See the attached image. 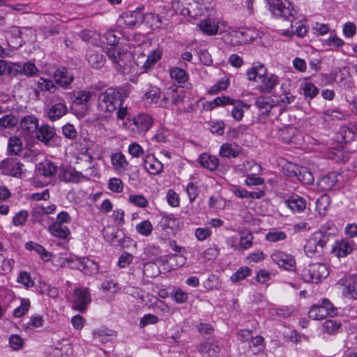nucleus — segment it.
<instances>
[{
  "instance_id": "1",
  "label": "nucleus",
  "mask_w": 357,
  "mask_h": 357,
  "mask_svg": "<svg viewBox=\"0 0 357 357\" xmlns=\"http://www.w3.org/2000/svg\"><path fill=\"white\" fill-rule=\"evenodd\" d=\"M102 40V43H106L111 46L107 48L106 54L116 70L124 75H132L134 77L130 79L132 82H136L135 75L152 70L162 56V50L160 48L150 52L148 55L137 50L133 56L129 52L121 51L119 47L115 46L119 42V37L112 31H107Z\"/></svg>"
},
{
  "instance_id": "2",
  "label": "nucleus",
  "mask_w": 357,
  "mask_h": 357,
  "mask_svg": "<svg viewBox=\"0 0 357 357\" xmlns=\"http://www.w3.org/2000/svg\"><path fill=\"white\" fill-rule=\"evenodd\" d=\"M222 39L230 46H239L246 43H252L259 36V32L255 28L236 29L228 27L224 29Z\"/></svg>"
},
{
  "instance_id": "3",
  "label": "nucleus",
  "mask_w": 357,
  "mask_h": 357,
  "mask_svg": "<svg viewBox=\"0 0 357 357\" xmlns=\"http://www.w3.org/2000/svg\"><path fill=\"white\" fill-rule=\"evenodd\" d=\"M154 119L148 114L141 113L123 123V126L132 137L142 136L153 126Z\"/></svg>"
},
{
  "instance_id": "4",
  "label": "nucleus",
  "mask_w": 357,
  "mask_h": 357,
  "mask_svg": "<svg viewBox=\"0 0 357 357\" xmlns=\"http://www.w3.org/2000/svg\"><path fill=\"white\" fill-rule=\"evenodd\" d=\"M121 95L114 88H108L100 93L98 97V107L99 110L107 115L112 114L121 105Z\"/></svg>"
},
{
  "instance_id": "5",
  "label": "nucleus",
  "mask_w": 357,
  "mask_h": 357,
  "mask_svg": "<svg viewBox=\"0 0 357 357\" xmlns=\"http://www.w3.org/2000/svg\"><path fill=\"white\" fill-rule=\"evenodd\" d=\"M324 228L312 234L307 240L304 251L307 257L312 258L316 257L317 255H320L329 241L330 235L324 230Z\"/></svg>"
},
{
  "instance_id": "6",
  "label": "nucleus",
  "mask_w": 357,
  "mask_h": 357,
  "mask_svg": "<svg viewBox=\"0 0 357 357\" xmlns=\"http://www.w3.org/2000/svg\"><path fill=\"white\" fill-rule=\"evenodd\" d=\"M300 275L305 282L317 284L329 275V270L325 264L313 263L305 266Z\"/></svg>"
},
{
  "instance_id": "7",
  "label": "nucleus",
  "mask_w": 357,
  "mask_h": 357,
  "mask_svg": "<svg viewBox=\"0 0 357 357\" xmlns=\"http://www.w3.org/2000/svg\"><path fill=\"white\" fill-rule=\"evenodd\" d=\"M67 263L68 267L72 269H78L85 274H94L98 271V265L96 262L88 258H79L76 256H70L63 258L62 264Z\"/></svg>"
},
{
  "instance_id": "8",
  "label": "nucleus",
  "mask_w": 357,
  "mask_h": 357,
  "mask_svg": "<svg viewBox=\"0 0 357 357\" xmlns=\"http://www.w3.org/2000/svg\"><path fill=\"white\" fill-rule=\"evenodd\" d=\"M227 26V22L225 20L212 17L202 19L197 24L200 31L208 36L222 34Z\"/></svg>"
},
{
  "instance_id": "9",
  "label": "nucleus",
  "mask_w": 357,
  "mask_h": 357,
  "mask_svg": "<svg viewBox=\"0 0 357 357\" xmlns=\"http://www.w3.org/2000/svg\"><path fill=\"white\" fill-rule=\"evenodd\" d=\"M269 10L277 17L291 20L296 11L289 0H267Z\"/></svg>"
},
{
  "instance_id": "10",
  "label": "nucleus",
  "mask_w": 357,
  "mask_h": 357,
  "mask_svg": "<svg viewBox=\"0 0 357 357\" xmlns=\"http://www.w3.org/2000/svg\"><path fill=\"white\" fill-rule=\"evenodd\" d=\"M0 171L2 174L22 178L25 175L24 165L15 158H6L0 162Z\"/></svg>"
},
{
  "instance_id": "11",
  "label": "nucleus",
  "mask_w": 357,
  "mask_h": 357,
  "mask_svg": "<svg viewBox=\"0 0 357 357\" xmlns=\"http://www.w3.org/2000/svg\"><path fill=\"white\" fill-rule=\"evenodd\" d=\"M188 14L191 18H197L204 15L213 10L214 4L212 2L205 1L204 0H192L189 1Z\"/></svg>"
},
{
  "instance_id": "12",
  "label": "nucleus",
  "mask_w": 357,
  "mask_h": 357,
  "mask_svg": "<svg viewBox=\"0 0 357 357\" xmlns=\"http://www.w3.org/2000/svg\"><path fill=\"white\" fill-rule=\"evenodd\" d=\"M271 258L279 267L287 271H294L296 268V261L291 255L282 251L275 250L272 252Z\"/></svg>"
},
{
  "instance_id": "13",
  "label": "nucleus",
  "mask_w": 357,
  "mask_h": 357,
  "mask_svg": "<svg viewBox=\"0 0 357 357\" xmlns=\"http://www.w3.org/2000/svg\"><path fill=\"white\" fill-rule=\"evenodd\" d=\"M144 20V15L141 9L137 8L133 11L123 13L118 19V24L121 26L133 27L141 24Z\"/></svg>"
},
{
  "instance_id": "14",
  "label": "nucleus",
  "mask_w": 357,
  "mask_h": 357,
  "mask_svg": "<svg viewBox=\"0 0 357 357\" xmlns=\"http://www.w3.org/2000/svg\"><path fill=\"white\" fill-rule=\"evenodd\" d=\"M341 284L342 296L347 299H357V275H350L341 279L339 282Z\"/></svg>"
},
{
  "instance_id": "15",
  "label": "nucleus",
  "mask_w": 357,
  "mask_h": 357,
  "mask_svg": "<svg viewBox=\"0 0 357 357\" xmlns=\"http://www.w3.org/2000/svg\"><path fill=\"white\" fill-rule=\"evenodd\" d=\"M91 302V295L87 289L78 287L74 290L73 307L75 310L84 312Z\"/></svg>"
},
{
  "instance_id": "16",
  "label": "nucleus",
  "mask_w": 357,
  "mask_h": 357,
  "mask_svg": "<svg viewBox=\"0 0 357 357\" xmlns=\"http://www.w3.org/2000/svg\"><path fill=\"white\" fill-rule=\"evenodd\" d=\"M184 96L182 91L177 89H168L163 95V98L160 102V105L169 107L173 105H177L183 100Z\"/></svg>"
},
{
  "instance_id": "17",
  "label": "nucleus",
  "mask_w": 357,
  "mask_h": 357,
  "mask_svg": "<svg viewBox=\"0 0 357 357\" xmlns=\"http://www.w3.org/2000/svg\"><path fill=\"white\" fill-rule=\"evenodd\" d=\"M277 137L284 143H295L298 140L299 132L294 126H285L279 128L276 133Z\"/></svg>"
},
{
  "instance_id": "18",
  "label": "nucleus",
  "mask_w": 357,
  "mask_h": 357,
  "mask_svg": "<svg viewBox=\"0 0 357 357\" xmlns=\"http://www.w3.org/2000/svg\"><path fill=\"white\" fill-rule=\"evenodd\" d=\"M279 77L272 73L267 74L259 82L260 85L258 86V90L262 93H271L275 87L279 84Z\"/></svg>"
},
{
  "instance_id": "19",
  "label": "nucleus",
  "mask_w": 357,
  "mask_h": 357,
  "mask_svg": "<svg viewBox=\"0 0 357 357\" xmlns=\"http://www.w3.org/2000/svg\"><path fill=\"white\" fill-rule=\"evenodd\" d=\"M59 177L65 182L78 183L83 181L85 177L80 172L73 167L63 168L59 174Z\"/></svg>"
},
{
  "instance_id": "20",
  "label": "nucleus",
  "mask_w": 357,
  "mask_h": 357,
  "mask_svg": "<svg viewBox=\"0 0 357 357\" xmlns=\"http://www.w3.org/2000/svg\"><path fill=\"white\" fill-rule=\"evenodd\" d=\"M36 172L38 175L45 177H52L56 174L57 167L52 161L45 160L36 165Z\"/></svg>"
},
{
  "instance_id": "21",
  "label": "nucleus",
  "mask_w": 357,
  "mask_h": 357,
  "mask_svg": "<svg viewBox=\"0 0 357 357\" xmlns=\"http://www.w3.org/2000/svg\"><path fill=\"white\" fill-rule=\"evenodd\" d=\"M111 164L113 169L119 174L124 173L127 170L128 162L121 152L112 153L110 156Z\"/></svg>"
},
{
  "instance_id": "22",
  "label": "nucleus",
  "mask_w": 357,
  "mask_h": 357,
  "mask_svg": "<svg viewBox=\"0 0 357 357\" xmlns=\"http://www.w3.org/2000/svg\"><path fill=\"white\" fill-rule=\"evenodd\" d=\"M146 24L152 29H163L167 25V18L154 13L144 15Z\"/></svg>"
},
{
  "instance_id": "23",
  "label": "nucleus",
  "mask_w": 357,
  "mask_h": 357,
  "mask_svg": "<svg viewBox=\"0 0 357 357\" xmlns=\"http://www.w3.org/2000/svg\"><path fill=\"white\" fill-rule=\"evenodd\" d=\"M144 166L146 171L150 174L153 175L159 174L163 170L162 163L152 155L146 156L144 161Z\"/></svg>"
},
{
  "instance_id": "24",
  "label": "nucleus",
  "mask_w": 357,
  "mask_h": 357,
  "mask_svg": "<svg viewBox=\"0 0 357 357\" xmlns=\"http://www.w3.org/2000/svg\"><path fill=\"white\" fill-rule=\"evenodd\" d=\"M266 68L261 63H255L247 70L248 79L259 82L267 74Z\"/></svg>"
},
{
  "instance_id": "25",
  "label": "nucleus",
  "mask_w": 357,
  "mask_h": 357,
  "mask_svg": "<svg viewBox=\"0 0 357 357\" xmlns=\"http://www.w3.org/2000/svg\"><path fill=\"white\" fill-rule=\"evenodd\" d=\"M54 82L62 87H66L73 81V75L66 68L56 69L53 74Z\"/></svg>"
},
{
  "instance_id": "26",
  "label": "nucleus",
  "mask_w": 357,
  "mask_h": 357,
  "mask_svg": "<svg viewBox=\"0 0 357 357\" xmlns=\"http://www.w3.org/2000/svg\"><path fill=\"white\" fill-rule=\"evenodd\" d=\"M248 344V348L245 353L246 357H252L261 353L264 348V338L261 336L252 337Z\"/></svg>"
},
{
  "instance_id": "27",
  "label": "nucleus",
  "mask_w": 357,
  "mask_h": 357,
  "mask_svg": "<svg viewBox=\"0 0 357 357\" xmlns=\"http://www.w3.org/2000/svg\"><path fill=\"white\" fill-rule=\"evenodd\" d=\"M68 112V107L63 100L53 104L48 110V118L52 121H56Z\"/></svg>"
},
{
  "instance_id": "28",
  "label": "nucleus",
  "mask_w": 357,
  "mask_h": 357,
  "mask_svg": "<svg viewBox=\"0 0 357 357\" xmlns=\"http://www.w3.org/2000/svg\"><path fill=\"white\" fill-rule=\"evenodd\" d=\"M353 250L352 245L349 241H337L334 243L332 252L337 257H344Z\"/></svg>"
},
{
  "instance_id": "29",
  "label": "nucleus",
  "mask_w": 357,
  "mask_h": 357,
  "mask_svg": "<svg viewBox=\"0 0 357 357\" xmlns=\"http://www.w3.org/2000/svg\"><path fill=\"white\" fill-rule=\"evenodd\" d=\"M20 128L26 134L33 133L38 128V120L33 115L24 116L20 121Z\"/></svg>"
},
{
  "instance_id": "30",
  "label": "nucleus",
  "mask_w": 357,
  "mask_h": 357,
  "mask_svg": "<svg viewBox=\"0 0 357 357\" xmlns=\"http://www.w3.org/2000/svg\"><path fill=\"white\" fill-rule=\"evenodd\" d=\"M199 351L205 357H217L220 347L214 342L207 341L200 344Z\"/></svg>"
},
{
  "instance_id": "31",
  "label": "nucleus",
  "mask_w": 357,
  "mask_h": 357,
  "mask_svg": "<svg viewBox=\"0 0 357 357\" xmlns=\"http://www.w3.org/2000/svg\"><path fill=\"white\" fill-rule=\"evenodd\" d=\"M255 105L262 113L268 114L271 109L276 105V102L270 96H260L256 98Z\"/></svg>"
},
{
  "instance_id": "32",
  "label": "nucleus",
  "mask_w": 357,
  "mask_h": 357,
  "mask_svg": "<svg viewBox=\"0 0 357 357\" xmlns=\"http://www.w3.org/2000/svg\"><path fill=\"white\" fill-rule=\"evenodd\" d=\"M284 204L294 212H301L306 207L305 200L297 195H291L285 200Z\"/></svg>"
},
{
  "instance_id": "33",
  "label": "nucleus",
  "mask_w": 357,
  "mask_h": 357,
  "mask_svg": "<svg viewBox=\"0 0 357 357\" xmlns=\"http://www.w3.org/2000/svg\"><path fill=\"white\" fill-rule=\"evenodd\" d=\"M199 163L202 167L210 171L216 169L219 164L217 157L206 153H202L199 157Z\"/></svg>"
},
{
  "instance_id": "34",
  "label": "nucleus",
  "mask_w": 357,
  "mask_h": 357,
  "mask_svg": "<svg viewBox=\"0 0 357 357\" xmlns=\"http://www.w3.org/2000/svg\"><path fill=\"white\" fill-rule=\"evenodd\" d=\"M86 59L90 66L93 68L99 69L105 63L103 54L94 50H88Z\"/></svg>"
},
{
  "instance_id": "35",
  "label": "nucleus",
  "mask_w": 357,
  "mask_h": 357,
  "mask_svg": "<svg viewBox=\"0 0 357 357\" xmlns=\"http://www.w3.org/2000/svg\"><path fill=\"white\" fill-rule=\"evenodd\" d=\"M241 150L239 147L231 143H224L221 145L219 154L224 158H235L239 155Z\"/></svg>"
},
{
  "instance_id": "36",
  "label": "nucleus",
  "mask_w": 357,
  "mask_h": 357,
  "mask_svg": "<svg viewBox=\"0 0 357 357\" xmlns=\"http://www.w3.org/2000/svg\"><path fill=\"white\" fill-rule=\"evenodd\" d=\"M36 137L38 140L47 144L56 135L55 130L49 125H43L37 129Z\"/></svg>"
},
{
  "instance_id": "37",
  "label": "nucleus",
  "mask_w": 357,
  "mask_h": 357,
  "mask_svg": "<svg viewBox=\"0 0 357 357\" xmlns=\"http://www.w3.org/2000/svg\"><path fill=\"white\" fill-rule=\"evenodd\" d=\"M300 89L302 90L304 96L310 100L319 94V89L307 79L301 84Z\"/></svg>"
},
{
  "instance_id": "38",
  "label": "nucleus",
  "mask_w": 357,
  "mask_h": 357,
  "mask_svg": "<svg viewBox=\"0 0 357 357\" xmlns=\"http://www.w3.org/2000/svg\"><path fill=\"white\" fill-rule=\"evenodd\" d=\"M337 174L336 172H331L326 176H324L319 182V186L328 190L333 188L337 182Z\"/></svg>"
},
{
  "instance_id": "39",
  "label": "nucleus",
  "mask_w": 357,
  "mask_h": 357,
  "mask_svg": "<svg viewBox=\"0 0 357 357\" xmlns=\"http://www.w3.org/2000/svg\"><path fill=\"white\" fill-rule=\"evenodd\" d=\"M25 248L29 250H35L45 261H49L51 259L50 252L46 250L44 247L36 243L29 241L25 244Z\"/></svg>"
},
{
  "instance_id": "40",
  "label": "nucleus",
  "mask_w": 357,
  "mask_h": 357,
  "mask_svg": "<svg viewBox=\"0 0 357 357\" xmlns=\"http://www.w3.org/2000/svg\"><path fill=\"white\" fill-rule=\"evenodd\" d=\"M354 137V131L347 126L340 127L338 132L336 133V140L340 143H348L351 142Z\"/></svg>"
},
{
  "instance_id": "41",
  "label": "nucleus",
  "mask_w": 357,
  "mask_h": 357,
  "mask_svg": "<svg viewBox=\"0 0 357 357\" xmlns=\"http://www.w3.org/2000/svg\"><path fill=\"white\" fill-rule=\"evenodd\" d=\"M297 174L295 177L303 184H312L314 181V176L309 171L308 168L305 167H299Z\"/></svg>"
},
{
  "instance_id": "42",
  "label": "nucleus",
  "mask_w": 357,
  "mask_h": 357,
  "mask_svg": "<svg viewBox=\"0 0 357 357\" xmlns=\"http://www.w3.org/2000/svg\"><path fill=\"white\" fill-rule=\"evenodd\" d=\"M234 106L231 110V116L236 121H241L243 117L244 108L249 109L250 106L241 100H235V103L231 104Z\"/></svg>"
},
{
  "instance_id": "43",
  "label": "nucleus",
  "mask_w": 357,
  "mask_h": 357,
  "mask_svg": "<svg viewBox=\"0 0 357 357\" xmlns=\"http://www.w3.org/2000/svg\"><path fill=\"white\" fill-rule=\"evenodd\" d=\"M50 231L53 236L60 238H65L70 234L68 227L54 222L50 227Z\"/></svg>"
},
{
  "instance_id": "44",
  "label": "nucleus",
  "mask_w": 357,
  "mask_h": 357,
  "mask_svg": "<svg viewBox=\"0 0 357 357\" xmlns=\"http://www.w3.org/2000/svg\"><path fill=\"white\" fill-rule=\"evenodd\" d=\"M22 150V142L17 137H11L8 139V151L10 155H17Z\"/></svg>"
},
{
  "instance_id": "45",
  "label": "nucleus",
  "mask_w": 357,
  "mask_h": 357,
  "mask_svg": "<svg viewBox=\"0 0 357 357\" xmlns=\"http://www.w3.org/2000/svg\"><path fill=\"white\" fill-rule=\"evenodd\" d=\"M308 316L314 320H321L328 316V312H326V310H324L320 305H314L310 309Z\"/></svg>"
},
{
  "instance_id": "46",
  "label": "nucleus",
  "mask_w": 357,
  "mask_h": 357,
  "mask_svg": "<svg viewBox=\"0 0 357 357\" xmlns=\"http://www.w3.org/2000/svg\"><path fill=\"white\" fill-rule=\"evenodd\" d=\"M74 103L77 105H86L91 100L92 93L90 91L80 90L73 93Z\"/></svg>"
},
{
  "instance_id": "47",
  "label": "nucleus",
  "mask_w": 357,
  "mask_h": 357,
  "mask_svg": "<svg viewBox=\"0 0 357 357\" xmlns=\"http://www.w3.org/2000/svg\"><path fill=\"white\" fill-rule=\"evenodd\" d=\"M330 197L327 195L320 196L316 202V211L319 215H324L330 206Z\"/></svg>"
},
{
  "instance_id": "48",
  "label": "nucleus",
  "mask_w": 357,
  "mask_h": 357,
  "mask_svg": "<svg viewBox=\"0 0 357 357\" xmlns=\"http://www.w3.org/2000/svg\"><path fill=\"white\" fill-rule=\"evenodd\" d=\"M230 84V81L227 77H223L218 80V82L213 85L208 90V93L211 95H215L222 91L226 90Z\"/></svg>"
},
{
  "instance_id": "49",
  "label": "nucleus",
  "mask_w": 357,
  "mask_h": 357,
  "mask_svg": "<svg viewBox=\"0 0 357 357\" xmlns=\"http://www.w3.org/2000/svg\"><path fill=\"white\" fill-rule=\"evenodd\" d=\"M36 85L38 89L41 91H47L52 93H54L56 89L52 81L43 77L37 80Z\"/></svg>"
},
{
  "instance_id": "50",
  "label": "nucleus",
  "mask_w": 357,
  "mask_h": 357,
  "mask_svg": "<svg viewBox=\"0 0 357 357\" xmlns=\"http://www.w3.org/2000/svg\"><path fill=\"white\" fill-rule=\"evenodd\" d=\"M266 240L271 243H277L287 238V234L280 230L272 229L266 234Z\"/></svg>"
},
{
  "instance_id": "51",
  "label": "nucleus",
  "mask_w": 357,
  "mask_h": 357,
  "mask_svg": "<svg viewBox=\"0 0 357 357\" xmlns=\"http://www.w3.org/2000/svg\"><path fill=\"white\" fill-rule=\"evenodd\" d=\"M160 273L158 266L153 262H147L144 264L143 274L147 278H154Z\"/></svg>"
},
{
  "instance_id": "52",
  "label": "nucleus",
  "mask_w": 357,
  "mask_h": 357,
  "mask_svg": "<svg viewBox=\"0 0 357 357\" xmlns=\"http://www.w3.org/2000/svg\"><path fill=\"white\" fill-rule=\"evenodd\" d=\"M234 103L235 99L231 98L229 96H222L214 98L209 102V105L211 109H213L218 107H222L228 105H231V104Z\"/></svg>"
},
{
  "instance_id": "53",
  "label": "nucleus",
  "mask_w": 357,
  "mask_h": 357,
  "mask_svg": "<svg viewBox=\"0 0 357 357\" xmlns=\"http://www.w3.org/2000/svg\"><path fill=\"white\" fill-rule=\"evenodd\" d=\"M135 229L138 234L144 236H149L153 231V225L149 220H146L137 224Z\"/></svg>"
},
{
  "instance_id": "54",
  "label": "nucleus",
  "mask_w": 357,
  "mask_h": 357,
  "mask_svg": "<svg viewBox=\"0 0 357 357\" xmlns=\"http://www.w3.org/2000/svg\"><path fill=\"white\" fill-rule=\"evenodd\" d=\"M171 132L169 130L164 127H160L155 130L152 140L159 143H165L168 141Z\"/></svg>"
},
{
  "instance_id": "55",
  "label": "nucleus",
  "mask_w": 357,
  "mask_h": 357,
  "mask_svg": "<svg viewBox=\"0 0 357 357\" xmlns=\"http://www.w3.org/2000/svg\"><path fill=\"white\" fill-rule=\"evenodd\" d=\"M189 1L188 0H174L172 6L174 11L180 15L188 16Z\"/></svg>"
},
{
  "instance_id": "56",
  "label": "nucleus",
  "mask_w": 357,
  "mask_h": 357,
  "mask_svg": "<svg viewBox=\"0 0 357 357\" xmlns=\"http://www.w3.org/2000/svg\"><path fill=\"white\" fill-rule=\"evenodd\" d=\"M160 98V91L155 86H151L149 90L145 93L144 98L149 104H155Z\"/></svg>"
},
{
  "instance_id": "57",
  "label": "nucleus",
  "mask_w": 357,
  "mask_h": 357,
  "mask_svg": "<svg viewBox=\"0 0 357 357\" xmlns=\"http://www.w3.org/2000/svg\"><path fill=\"white\" fill-rule=\"evenodd\" d=\"M170 77L179 83H184L188 80V76L186 72L180 68L174 67L169 71Z\"/></svg>"
},
{
  "instance_id": "58",
  "label": "nucleus",
  "mask_w": 357,
  "mask_h": 357,
  "mask_svg": "<svg viewBox=\"0 0 357 357\" xmlns=\"http://www.w3.org/2000/svg\"><path fill=\"white\" fill-rule=\"evenodd\" d=\"M128 202L132 205L142 208H146L149 204L147 199L142 195H130Z\"/></svg>"
},
{
  "instance_id": "59",
  "label": "nucleus",
  "mask_w": 357,
  "mask_h": 357,
  "mask_svg": "<svg viewBox=\"0 0 357 357\" xmlns=\"http://www.w3.org/2000/svg\"><path fill=\"white\" fill-rule=\"evenodd\" d=\"M241 169L245 174L255 175L261 171V167L252 161H245Z\"/></svg>"
},
{
  "instance_id": "60",
  "label": "nucleus",
  "mask_w": 357,
  "mask_h": 357,
  "mask_svg": "<svg viewBox=\"0 0 357 357\" xmlns=\"http://www.w3.org/2000/svg\"><path fill=\"white\" fill-rule=\"evenodd\" d=\"M17 70L28 76H33L36 75L38 71V69L36 65L31 62L24 63L22 66L17 65Z\"/></svg>"
},
{
  "instance_id": "61",
  "label": "nucleus",
  "mask_w": 357,
  "mask_h": 357,
  "mask_svg": "<svg viewBox=\"0 0 357 357\" xmlns=\"http://www.w3.org/2000/svg\"><path fill=\"white\" fill-rule=\"evenodd\" d=\"M251 274V269L248 266L241 267L231 276V280L234 282H239Z\"/></svg>"
},
{
  "instance_id": "62",
  "label": "nucleus",
  "mask_w": 357,
  "mask_h": 357,
  "mask_svg": "<svg viewBox=\"0 0 357 357\" xmlns=\"http://www.w3.org/2000/svg\"><path fill=\"white\" fill-rule=\"evenodd\" d=\"M253 236L250 233H243L239 239L238 250H248L252 246Z\"/></svg>"
},
{
  "instance_id": "63",
  "label": "nucleus",
  "mask_w": 357,
  "mask_h": 357,
  "mask_svg": "<svg viewBox=\"0 0 357 357\" xmlns=\"http://www.w3.org/2000/svg\"><path fill=\"white\" fill-rule=\"evenodd\" d=\"M171 297L176 303H183L187 301L188 294L181 288H176L171 292Z\"/></svg>"
},
{
  "instance_id": "64",
  "label": "nucleus",
  "mask_w": 357,
  "mask_h": 357,
  "mask_svg": "<svg viewBox=\"0 0 357 357\" xmlns=\"http://www.w3.org/2000/svg\"><path fill=\"white\" fill-rule=\"evenodd\" d=\"M342 324L333 319L326 320L324 324V331L330 334L337 333L341 328Z\"/></svg>"
}]
</instances>
